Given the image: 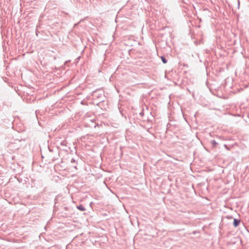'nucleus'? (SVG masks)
<instances>
[{"label": "nucleus", "mask_w": 249, "mask_h": 249, "mask_svg": "<svg viewBox=\"0 0 249 249\" xmlns=\"http://www.w3.org/2000/svg\"><path fill=\"white\" fill-rule=\"evenodd\" d=\"M38 33H39L38 31L36 30V35L37 36H38Z\"/></svg>", "instance_id": "nucleus-7"}, {"label": "nucleus", "mask_w": 249, "mask_h": 249, "mask_svg": "<svg viewBox=\"0 0 249 249\" xmlns=\"http://www.w3.org/2000/svg\"><path fill=\"white\" fill-rule=\"evenodd\" d=\"M140 114L143 115V113H140Z\"/></svg>", "instance_id": "nucleus-10"}, {"label": "nucleus", "mask_w": 249, "mask_h": 249, "mask_svg": "<svg viewBox=\"0 0 249 249\" xmlns=\"http://www.w3.org/2000/svg\"><path fill=\"white\" fill-rule=\"evenodd\" d=\"M75 160L74 158H72L71 160V163H75Z\"/></svg>", "instance_id": "nucleus-6"}, {"label": "nucleus", "mask_w": 249, "mask_h": 249, "mask_svg": "<svg viewBox=\"0 0 249 249\" xmlns=\"http://www.w3.org/2000/svg\"><path fill=\"white\" fill-rule=\"evenodd\" d=\"M211 143L213 148H216L218 145V143L214 140H212L211 141Z\"/></svg>", "instance_id": "nucleus-2"}, {"label": "nucleus", "mask_w": 249, "mask_h": 249, "mask_svg": "<svg viewBox=\"0 0 249 249\" xmlns=\"http://www.w3.org/2000/svg\"><path fill=\"white\" fill-rule=\"evenodd\" d=\"M224 146H225L226 148H227V145L225 144V145H224Z\"/></svg>", "instance_id": "nucleus-9"}, {"label": "nucleus", "mask_w": 249, "mask_h": 249, "mask_svg": "<svg viewBox=\"0 0 249 249\" xmlns=\"http://www.w3.org/2000/svg\"><path fill=\"white\" fill-rule=\"evenodd\" d=\"M241 222V220L236 218H233V225L234 227H237Z\"/></svg>", "instance_id": "nucleus-1"}, {"label": "nucleus", "mask_w": 249, "mask_h": 249, "mask_svg": "<svg viewBox=\"0 0 249 249\" xmlns=\"http://www.w3.org/2000/svg\"><path fill=\"white\" fill-rule=\"evenodd\" d=\"M66 142L65 141H63L62 142H61L60 144L61 145L66 146Z\"/></svg>", "instance_id": "nucleus-5"}, {"label": "nucleus", "mask_w": 249, "mask_h": 249, "mask_svg": "<svg viewBox=\"0 0 249 249\" xmlns=\"http://www.w3.org/2000/svg\"><path fill=\"white\" fill-rule=\"evenodd\" d=\"M76 207L79 210L81 211H85L86 210L85 208L82 205L77 206Z\"/></svg>", "instance_id": "nucleus-3"}, {"label": "nucleus", "mask_w": 249, "mask_h": 249, "mask_svg": "<svg viewBox=\"0 0 249 249\" xmlns=\"http://www.w3.org/2000/svg\"><path fill=\"white\" fill-rule=\"evenodd\" d=\"M73 167H74V168L75 169H77L76 165H74Z\"/></svg>", "instance_id": "nucleus-8"}, {"label": "nucleus", "mask_w": 249, "mask_h": 249, "mask_svg": "<svg viewBox=\"0 0 249 249\" xmlns=\"http://www.w3.org/2000/svg\"><path fill=\"white\" fill-rule=\"evenodd\" d=\"M161 59L163 63L166 64L167 62V60L165 58V57L163 56H161Z\"/></svg>", "instance_id": "nucleus-4"}]
</instances>
